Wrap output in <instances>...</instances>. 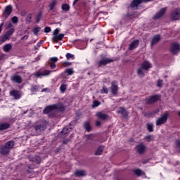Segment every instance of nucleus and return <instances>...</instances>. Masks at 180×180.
<instances>
[{"label":"nucleus","mask_w":180,"mask_h":180,"mask_svg":"<svg viewBox=\"0 0 180 180\" xmlns=\"http://www.w3.org/2000/svg\"><path fill=\"white\" fill-rule=\"evenodd\" d=\"M101 91V94H108V92H109V90H108V88L105 87V86H103Z\"/></svg>","instance_id":"obj_37"},{"label":"nucleus","mask_w":180,"mask_h":180,"mask_svg":"<svg viewBox=\"0 0 180 180\" xmlns=\"http://www.w3.org/2000/svg\"><path fill=\"white\" fill-rule=\"evenodd\" d=\"M32 161H36V160H34V159H33Z\"/></svg>","instance_id":"obj_63"},{"label":"nucleus","mask_w":180,"mask_h":180,"mask_svg":"<svg viewBox=\"0 0 180 180\" xmlns=\"http://www.w3.org/2000/svg\"><path fill=\"white\" fill-rule=\"evenodd\" d=\"M41 16V15H40L38 16V18H37V22H39V21L40 20Z\"/></svg>","instance_id":"obj_57"},{"label":"nucleus","mask_w":180,"mask_h":180,"mask_svg":"<svg viewBox=\"0 0 180 180\" xmlns=\"http://www.w3.org/2000/svg\"><path fill=\"white\" fill-rule=\"evenodd\" d=\"M49 64L51 70H54V68H56V63H54V62H49Z\"/></svg>","instance_id":"obj_45"},{"label":"nucleus","mask_w":180,"mask_h":180,"mask_svg":"<svg viewBox=\"0 0 180 180\" xmlns=\"http://www.w3.org/2000/svg\"><path fill=\"white\" fill-rule=\"evenodd\" d=\"M36 131H38V130H39V131H43V130H46V125L45 124H41V125H37L34 127Z\"/></svg>","instance_id":"obj_26"},{"label":"nucleus","mask_w":180,"mask_h":180,"mask_svg":"<svg viewBox=\"0 0 180 180\" xmlns=\"http://www.w3.org/2000/svg\"><path fill=\"white\" fill-rule=\"evenodd\" d=\"M0 92H1V89H0Z\"/></svg>","instance_id":"obj_64"},{"label":"nucleus","mask_w":180,"mask_h":180,"mask_svg":"<svg viewBox=\"0 0 180 180\" xmlns=\"http://www.w3.org/2000/svg\"><path fill=\"white\" fill-rule=\"evenodd\" d=\"M3 50L5 53H9L10 50H12V44H6L3 46Z\"/></svg>","instance_id":"obj_22"},{"label":"nucleus","mask_w":180,"mask_h":180,"mask_svg":"<svg viewBox=\"0 0 180 180\" xmlns=\"http://www.w3.org/2000/svg\"><path fill=\"white\" fill-rule=\"evenodd\" d=\"M32 19V14H28L27 16V20Z\"/></svg>","instance_id":"obj_53"},{"label":"nucleus","mask_w":180,"mask_h":180,"mask_svg":"<svg viewBox=\"0 0 180 180\" xmlns=\"http://www.w3.org/2000/svg\"><path fill=\"white\" fill-rule=\"evenodd\" d=\"M117 113H120L124 117H126L127 116V112L126 111V110L124 108H120V110L119 111H117Z\"/></svg>","instance_id":"obj_30"},{"label":"nucleus","mask_w":180,"mask_h":180,"mask_svg":"<svg viewBox=\"0 0 180 180\" xmlns=\"http://www.w3.org/2000/svg\"><path fill=\"white\" fill-rule=\"evenodd\" d=\"M9 127H11V124L8 122L0 123V130H6Z\"/></svg>","instance_id":"obj_21"},{"label":"nucleus","mask_w":180,"mask_h":180,"mask_svg":"<svg viewBox=\"0 0 180 180\" xmlns=\"http://www.w3.org/2000/svg\"><path fill=\"white\" fill-rule=\"evenodd\" d=\"M160 99V96L158 95H155V96H151L146 98V103H154V102H157Z\"/></svg>","instance_id":"obj_11"},{"label":"nucleus","mask_w":180,"mask_h":180,"mask_svg":"<svg viewBox=\"0 0 180 180\" xmlns=\"http://www.w3.org/2000/svg\"><path fill=\"white\" fill-rule=\"evenodd\" d=\"M64 67H68V65H71V63L70 62H65L63 63Z\"/></svg>","instance_id":"obj_49"},{"label":"nucleus","mask_w":180,"mask_h":180,"mask_svg":"<svg viewBox=\"0 0 180 180\" xmlns=\"http://www.w3.org/2000/svg\"><path fill=\"white\" fill-rule=\"evenodd\" d=\"M139 43L140 41H139V39H136L131 41L129 45V50H135V49H137V47H139Z\"/></svg>","instance_id":"obj_14"},{"label":"nucleus","mask_w":180,"mask_h":180,"mask_svg":"<svg viewBox=\"0 0 180 180\" xmlns=\"http://www.w3.org/2000/svg\"><path fill=\"white\" fill-rule=\"evenodd\" d=\"M151 0H134L131 4V8L134 9H137L139 8V5L142 2H150Z\"/></svg>","instance_id":"obj_9"},{"label":"nucleus","mask_w":180,"mask_h":180,"mask_svg":"<svg viewBox=\"0 0 180 180\" xmlns=\"http://www.w3.org/2000/svg\"><path fill=\"white\" fill-rule=\"evenodd\" d=\"M75 175L76 176H86V172L85 170H76Z\"/></svg>","instance_id":"obj_19"},{"label":"nucleus","mask_w":180,"mask_h":180,"mask_svg":"<svg viewBox=\"0 0 180 180\" xmlns=\"http://www.w3.org/2000/svg\"><path fill=\"white\" fill-rule=\"evenodd\" d=\"M12 23L11 22H8L6 25V29H11V27H12Z\"/></svg>","instance_id":"obj_47"},{"label":"nucleus","mask_w":180,"mask_h":180,"mask_svg":"<svg viewBox=\"0 0 180 180\" xmlns=\"http://www.w3.org/2000/svg\"><path fill=\"white\" fill-rule=\"evenodd\" d=\"M86 140H92V135H86Z\"/></svg>","instance_id":"obj_51"},{"label":"nucleus","mask_w":180,"mask_h":180,"mask_svg":"<svg viewBox=\"0 0 180 180\" xmlns=\"http://www.w3.org/2000/svg\"><path fill=\"white\" fill-rule=\"evenodd\" d=\"M12 13V6H7L3 12V18L4 19H8V17Z\"/></svg>","instance_id":"obj_10"},{"label":"nucleus","mask_w":180,"mask_h":180,"mask_svg":"<svg viewBox=\"0 0 180 180\" xmlns=\"http://www.w3.org/2000/svg\"><path fill=\"white\" fill-rule=\"evenodd\" d=\"M62 10L65 11L66 12L70 11V5H68V4H63L62 6Z\"/></svg>","instance_id":"obj_33"},{"label":"nucleus","mask_w":180,"mask_h":180,"mask_svg":"<svg viewBox=\"0 0 180 180\" xmlns=\"http://www.w3.org/2000/svg\"><path fill=\"white\" fill-rule=\"evenodd\" d=\"M57 61H58V58L57 57H53V58H51L49 59V63H57Z\"/></svg>","instance_id":"obj_39"},{"label":"nucleus","mask_w":180,"mask_h":180,"mask_svg":"<svg viewBox=\"0 0 180 180\" xmlns=\"http://www.w3.org/2000/svg\"><path fill=\"white\" fill-rule=\"evenodd\" d=\"M111 61L110 59H103L98 62V66L106 65V64H109Z\"/></svg>","instance_id":"obj_23"},{"label":"nucleus","mask_w":180,"mask_h":180,"mask_svg":"<svg viewBox=\"0 0 180 180\" xmlns=\"http://www.w3.org/2000/svg\"><path fill=\"white\" fill-rule=\"evenodd\" d=\"M11 20L13 22V23H18V22H19V20L18 18V17L14 16L11 18Z\"/></svg>","instance_id":"obj_41"},{"label":"nucleus","mask_w":180,"mask_h":180,"mask_svg":"<svg viewBox=\"0 0 180 180\" xmlns=\"http://www.w3.org/2000/svg\"><path fill=\"white\" fill-rule=\"evenodd\" d=\"M157 85H158V86H162V79H159L158 81Z\"/></svg>","instance_id":"obj_48"},{"label":"nucleus","mask_w":180,"mask_h":180,"mask_svg":"<svg viewBox=\"0 0 180 180\" xmlns=\"http://www.w3.org/2000/svg\"><path fill=\"white\" fill-rule=\"evenodd\" d=\"M15 33V29L11 28L8 31H7L3 36L0 37V41L1 43H5L7 40L11 39V36H12Z\"/></svg>","instance_id":"obj_3"},{"label":"nucleus","mask_w":180,"mask_h":180,"mask_svg":"<svg viewBox=\"0 0 180 180\" xmlns=\"http://www.w3.org/2000/svg\"><path fill=\"white\" fill-rule=\"evenodd\" d=\"M119 87H117V83L116 82H112L110 91L113 95H117Z\"/></svg>","instance_id":"obj_12"},{"label":"nucleus","mask_w":180,"mask_h":180,"mask_svg":"<svg viewBox=\"0 0 180 180\" xmlns=\"http://www.w3.org/2000/svg\"><path fill=\"white\" fill-rule=\"evenodd\" d=\"M11 96H13L14 99H20V96H22V94H20V91L18 90H12L10 91Z\"/></svg>","instance_id":"obj_13"},{"label":"nucleus","mask_w":180,"mask_h":180,"mask_svg":"<svg viewBox=\"0 0 180 180\" xmlns=\"http://www.w3.org/2000/svg\"><path fill=\"white\" fill-rule=\"evenodd\" d=\"M167 120H168V112H165L161 117L157 119L156 126H161V124H164V123H167Z\"/></svg>","instance_id":"obj_5"},{"label":"nucleus","mask_w":180,"mask_h":180,"mask_svg":"<svg viewBox=\"0 0 180 180\" xmlns=\"http://www.w3.org/2000/svg\"><path fill=\"white\" fill-rule=\"evenodd\" d=\"M104 148H105L103 146H99L95 152V155H101L102 153H103Z\"/></svg>","instance_id":"obj_28"},{"label":"nucleus","mask_w":180,"mask_h":180,"mask_svg":"<svg viewBox=\"0 0 180 180\" xmlns=\"http://www.w3.org/2000/svg\"><path fill=\"white\" fill-rule=\"evenodd\" d=\"M8 153H9V150L5 146H1L0 148V153H1L3 155H6V154H8Z\"/></svg>","instance_id":"obj_24"},{"label":"nucleus","mask_w":180,"mask_h":180,"mask_svg":"<svg viewBox=\"0 0 180 180\" xmlns=\"http://www.w3.org/2000/svg\"><path fill=\"white\" fill-rule=\"evenodd\" d=\"M25 38L27 39V37H24V39H25Z\"/></svg>","instance_id":"obj_61"},{"label":"nucleus","mask_w":180,"mask_h":180,"mask_svg":"<svg viewBox=\"0 0 180 180\" xmlns=\"http://www.w3.org/2000/svg\"><path fill=\"white\" fill-rule=\"evenodd\" d=\"M46 91H47V88L43 89L41 90V92H46Z\"/></svg>","instance_id":"obj_59"},{"label":"nucleus","mask_w":180,"mask_h":180,"mask_svg":"<svg viewBox=\"0 0 180 180\" xmlns=\"http://www.w3.org/2000/svg\"><path fill=\"white\" fill-rule=\"evenodd\" d=\"M135 175H137L138 176H140V175H143V171H141L140 169H136L134 171Z\"/></svg>","instance_id":"obj_32"},{"label":"nucleus","mask_w":180,"mask_h":180,"mask_svg":"<svg viewBox=\"0 0 180 180\" xmlns=\"http://www.w3.org/2000/svg\"><path fill=\"white\" fill-rule=\"evenodd\" d=\"M59 44H60V45H61V44H63V43L60 42V43H59Z\"/></svg>","instance_id":"obj_62"},{"label":"nucleus","mask_w":180,"mask_h":180,"mask_svg":"<svg viewBox=\"0 0 180 180\" xmlns=\"http://www.w3.org/2000/svg\"><path fill=\"white\" fill-rule=\"evenodd\" d=\"M66 58H67V60H70V58H74V55H72L70 53H68L66 54Z\"/></svg>","instance_id":"obj_43"},{"label":"nucleus","mask_w":180,"mask_h":180,"mask_svg":"<svg viewBox=\"0 0 180 180\" xmlns=\"http://www.w3.org/2000/svg\"><path fill=\"white\" fill-rule=\"evenodd\" d=\"M41 44H43V41H39V42H38L37 44V46H38V47H40V46H41Z\"/></svg>","instance_id":"obj_56"},{"label":"nucleus","mask_w":180,"mask_h":180,"mask_svg":"<svg viewBox=\"0 0 180 180\" xmlns=\"http://www.w3.org/2000/svg\"><path fill=\"white\" fill-rule=\"evenodd\" d=\"M60 89L61 92H65V89H67V84H61L60 86Z\"/></svg>","instance_id":"obj_36"},{"label":"nucleus","mask_w":180,"mask_h":180,"mask_svg":"<svg viewBox=\"0 0 180 180\" xmlns=\"http://www.w3.org/2000/svg\"><path fill=\"white\" fill-rule=\"evenodd\" d=\"M57 5V0H52L49 4V9L51 11H53L54 8H56V6Z\"/></svg>","instance_id":"obj_25"},{"label":"nucleus","mask_w":180,"mask_h":180,"mask_svg":"<svg viewBox=\"0 0 180 180\" xmlns=\"http://www.w3.org/2000/svg\"><path fill=\"white\" fill-rule=\"evenodd\" d=\"M147 129L148 130V131H153L154 127L153 126V124H147Z\"/></svg>","instance_id":"obj_38"},{"label":"nucleus","mask_w":180,"mask_h":180,"mask_svg":"<svg viewBox=\"0 0 180 180\" xmlns=\"http://www.w3.org/2000/svg\"><path fill=\"white\" fill-rule=\"evenodd\" d=\"M11 81H13V82H16L17 84H22V77L18 75H14L11 77Z\"/></svg>","instance_id":"obj_17"},{"label":"nucleus","mask_w":180,"mask_h":180,"mask_svg":"<svg viewBox=\"0 0 180 180\" xmlns=\"http://www.w3.org/2000/svg\"><path fill=\"white\" fill-rule=\"evenodd\" d=\"M99 105H101V103H99V101H94V103H93L92 107H93V108H98V106H99Z\"/></svg>","instance_id":"obj_40"},{"label":"nucleus","mask_w":180,"mask_h":180,"mask_svg":"<svg viewBox=\"0 0 180 180\" xmlns=\"http://www.w3.org/2000/svg\"><path fill=\"white\" fill-rule=\"evenodd\" d=\"M51 71L50 70H42V71H38L36 72L34 75L37 77V78H41V77H47V75H50Z\"/></svg>","instance_id":"obj_8"},{"label":"nucleus","mask_w":180,"mask_h":180,"mask_svg":"<svg viewBox=\"0 0 180 180\" xmlns=\"http://www.w3.org/2000/svg\"><path fill=\"white\" fill-rule=\"evenodd\" d=\"M96 116L98 119H101V120H106V119H108V115L99 112L96 114Z\"/></svg>","instance_id":"obj_20"},{"label":"nucleus","mask_w":180,"mask_h":180,"mask_svg":"<svg viewBox=\"0 0 180 180\" xmlns=\"http://www.w3.org/2000/svg\"><path fill=\"white\" fill-rule=\"evenodd\" d=\"M153 139V136H150V135L146 137V141H152Z\"/></svg>","instance_id":"obj_46"},{"label":"nucleus","mask_w":180,"mask_h":180,"mask_svg":"<svg viewBox=\"0 0 180 180\" xmlns=\"http://www.w3.org/2000/svg\"><path fill=\"white\" fill-rule=\"evenodd\" d=\"M65 74H67V75H72V74H74V70L72 68H68L65 71Z\"/></svg>","instance_id":"obj_31"},{"label":"nucleus","mask_w":180,"mask_h":180,"mask_svg":"<svg viewBox=\"0 0 180 180\" xmlns=\"http://www.w3.org/2000/svg\"><path fill=\"white\" fill-rule=\"evenodd\" d=\"M60 33V30L58 28H56L53 33V38L52 40L53 41H58L63 40L64 37V34H59Z\"/></svg>","instance_id":"obj_4"},{"label":"nucleus","mask_w":180,"mask_h":180,"mask_svg":"<svg viewBox=\"0 0 180 180\" xmlns=\"http://www.w3.org/2000/svg\"><path fill=\"white\" fill-rule=\"evenodd\" d=\"M2 27H4V22L0 24V33L2 32Z\"/></svg>","instance_id":"obj_55"},{"label":"nucleus","mask_w":180,"mask_h":180,"mask_svg":"<svg viewBox=\"0 0 180 180\" xmlns=\"http://www.w3.org/2000/svg\"><path fill=\"white\" fill-rule=\"evenodd\" d=\"M41 28H40L39 27H36L35 28L33 29V33L34 34H35V36H37V34L39 33V32H40V30Z\"/></svg>","instance_id":"obj_35"},{"label":"nucleus","mask_w":180,"mask_h":180,"mask_svg":"<svg viewBox=\"0 0 180 180\" xmlns=\"http://www.w3.org/2000/svg\"><path fill=\"white\" fill-rule=\"evenodd\" d=\"M176 145L178 147V148H180V141L179 140L176 141Z\"/></svg>","instance_id":"obj_52"},{"label":"nucleus","mask_w":180,"mask_h":180,"mask_svg":"<svg viewBox=\"0 0 180 180\" xmlns=\"http://www.w3.org/2000/svg\"><path fill=\"white\" fill-rule=\"evenodd\" d=\"M160 39H161V37H160V35H155L154 37H153L152 41H151V46H154L155 44H157V43L159 42Z\"/></svg>","instance_id":"obj_18"},{"label":"nucleus","mask_w":180,"mask_h":180,"mask_svg":"<svg viewBox=\"0 0 180 180\" xmlns=\"http://www.w3.org/2000/svg\"><path fill=\"white\" fill-rule=\"evenodd\" d=\"M170 19L172 20H179L180 19V8H176L170 13Z\"/></svg>","instance_id":"obj_6"},{"label":"nucleus","mask_w":180,"mask_h":180,"mask_svg":"<svg viewBox=\"0 0 180 180\" xmlns=\"http://www.w3.org/2000/svg\"><path fill=\"white\" fill-rule=\"evenodd\" d=\"M177 115H178V116H179V117H180V111H178V112H177Z\"/></svg>","instance_id":"obj_60"},{"label":"nucleus","mask_w":180,"mask_h":180,"mask_svg":"<svg viewBox=\"0 0 180 180\" xmlns=\"http://www.w3.org/2000/svg\"><path fill=\"white\" fill-rule=\"evenodd\" d=\"M44 33H50L51 32V28L49 27H46L44 30Z\"/></svg>","instance_id":"obj_42"},{"label":"nucleus","mask_w":180,"mask_h":180,"mask_svg":"<svg viewBox=\"0 0 180 180\" xmlns=\"http://www.w3.org/2000/svg\"><path fill=\"white\" fill-rule=\"evenodd\" d=\"M136 150L139 154H143L146 151V146L141 143L136 147Z\"/></svg>","instance_id":"obj_16"},{"label":"nucleus","mask_w":180,"mask_h":180,"mask_svg":"<svg viewBox=\"0 0 180 180\" xmlns=\"http://www.w3.org/2000/svg\"><path fill=\"white\" fill-rule=\"evenodd\" d=\"M153 65L150 62L145 61L141 64V68H139L137 70L138 75H141V77H143L144 75V71H148L150 68H151Z\"/></svg>","instance_id":"obj_2"},{"label":"nucleus","mask_w":180,"mask_h":180,"mask_svg":"<svg viewBox=\"0 0 180 180\" xmlns=\"http://www.w3.org/2000/svg\"><path fill=\"white\" fill-rule=\"evenodd\" d=\"M70 131H71V127H70V125H68L65 128H63L62 131V134H68V133Z\"/></svg>","instance_id":"obj_29"},{"label":"nucleus","mask_w":180,"mask_h":180,"mask_svg":"<svg viewBox=\"0 0 180 180\" xmlns=\"http://www.w3.org/2000/svg\"><path fill=\"white\" fill-rule=\"evenodd\" d=\"M101 121H99V120L96 121V126H97V127H99V126H101Z\"/></svg>","instance_id":"obj_50"},{"label":"nucleus","mask_w":180,"mask_h":180,"mask_svg":"<svg viewBox=\"0 0 180 180\" xmlns=\"http://www.w3.org/2000/svg\"><path fill=\"white\" fill-rule=\"evenodd\" d=\"M170 51L172 54H176L180 51L179 44L172 43L170 46Z\"/></svg>","instance_id":"obj_7"},{"label":"nucleus","mask_w":180,"mask_h":180,"mask_svg":"<svg viewBox=\"0 0 180 180\" xmlns=\"http://www.w3.org/2000/svg\"><path fill=\"white\" fill-rule=\"evenodd\" d=\"M30 91L31 92H36L37 91V86H32Z\"/></svg>","instance_id":"obj_44"},{"label":"nucleus","mask_w":180,"mask_h":180,"mask_svg":"<svg viewBox=\"0 0 180 180\" xmlns=\"http://www.w3.org/2000/svg\"><path fill=\"white\" fill-rule=\"evenodd\" d=\"M165 12H167V8H163L160 9L159 12H158L153 17V19H160V18H162V16H164L165 14Z\"/></svg>","instance_id":"obj_15"},{"label":"nucleus","mask_w":180,"mask_h":180,"mask_svg":"<svg viewBox=\"0 0 180 180\" xmlns=\"http://www.w3.org/2000/svg\"><path fill=\"white\" fill-rule=\"evenodd\" d=\"M51 110H59V112H64V110H65V107H64V105L62 103L51 105L45 108L44 110V113H50Z\"/></svg>","instance_id":"obj_1"},{"label":"nucleus","mask_w":180,"mask_h":180,"mask_svg":"<svg viewBox=\"0 0 180 180\" xmlns=\"http://www.w3.org/2000/svg\"><path fill=\"white\" fill-rule=\"evenodd\" d=\"M13 146H15V143H13V141H10L7 142L4 146L6 147L9 151V150H11V148H13Z\"/></svg>","instance_id":"obj_27"},{"label":"nucleus","mask_w":180,"mask_h":180,"mask_svg":"<svg viewBox=\"0 0 180 180\" xmlns=\"http://www.w3.org/2000/svg\"><path fill=\"white\" fill-rule=\"evenodd\" d=\"M84 129H86V131H91V125L89 124V122L84 123Z\"/></svg>","instance_id":"obj_34"},{"label":"nucleus","mask_w":180,"mask_h":180,"mask_svg":"<svg viewBox=\"0 0 180 180\" xmlns=\"http://www.w3.org/2000/svg\"><path fill=\"white\" fill-rule=\"evenodd\" d=\"M63 143H64L65 144H67V143H68V140H67V139L64 140V141H63Z\"/></svg>","instance_id":"obj_58"},{"label":"nucleus","mask_w":180,"mask_h":180,"mask_svg":"<svg viewBox=\"0 0 180 180\" xmlns=\"http://www.w3.org/2000/svg\"><path fill=\"white\" fill-rule=\"evenodd\" d=\"M40 161H41L40 158H36V162H37V164H40Z\"/></svg>","instance_id":"obj_54"}]
</instances>
